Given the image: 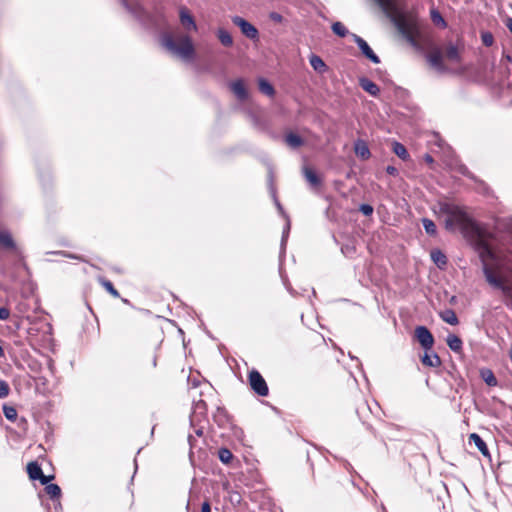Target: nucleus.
I'll list each match as a JSON object with an SVG mask.
<instances>
[{"instance_id": "obj_28", "label": "nucleus", "mask_w": 512, "mask_h": 512, "mask_svg": "<svg viewBox=\"0 0 512 512\" xmlns=\"http://www.w3.org/2000/svg\"><path fill=\"white\" fill-rule=\"evenodd\" d=\"M441 319L450 324V325H457L459 323L458 317L454 310L452 309H446L440 313Z\"/></svg>"}, {"instance_id": "obj_33", "label": "nucleus", "mask_w": 512, "mask_h": 512, "mask_svg": "<svg viewBox=\"0 0 512 512\" xmlns=\"http://www.w3.org/2000/svg\"><path fill=\"white\" fill-rule=\"evenodd\" d=\"M481 376L488 386L493 387V386H496L498 383L493 372L489 369L481 371Z\"/></svg>"}, {"instance_id": "obj_9", "label": "nucleus", "mask_w": 512, "mask_h": 512, "mask_svg": "<svg viewBox=\"0 0 512 512\" xmlns=\"http://www.w3.org/2000/svg\"><path fill=\"white\" fill-rule=\"evenodd\" d=\"M443 53L440 48L433 49L427 56L426 59L428 63L439 73L448 72L447 66L443 61Z\"/></svg>"}, {"instance_id": "obj_2", "label": "nucleus", "mask_w": 512, "mask_h": 512, "mask_svg": "<svg viewBox=\"0 0 512 512\" xmlns=\"http://www.w3.org/2000/svg\"><path fill=\"white\" fill-rule=\"evenodd\" d=\"M161 45L171 54L184 60L193 59L195 49L190 36L181 35L178 43L174 40L172 34L164 32L160 36Z\"/></svg>"}, {"instance_id": "obj_46", "label": "nucleus", "mask_w": 512, "mask_h": 512, "mask_svg": "<svg viewBox=\"0 0 512 512\" xmlns=\"http://www.w3.org/2000/svg\"><path fill=\"white\" fill-rule=\"evenodd\" d=\"M10 311L6 307H0V320L5 321L9 318Z\"/></svg>"}, {"instance_id": "obj_18", "label": "nucleus", "mask_w": 512, "mask_h": 512, "mask_svg": "<svg viewBox=\"0 0 512 512\" xmlns=\"http://www.w3.org/2000/svg\"><path fill=\"white\" fill-rule=\"evenodd\" d=\"M311 67L318 73L322 74L327 71L328 67L322 58L316 54H311L309 57Z\"/></svg>"}, {"instance_id": "obj_35", "label": "nucleus", "mask_w": 512, "mask_h": 512, "mask_svg": "<svg viewBox=\"0 0 512 512\" xmlns=\"http://www.w3.org/2000/svg\"><path fill=\"white\" fill-rule=\"evenodd\" d=\"M341 252L347 258H353L356 254V246L353 242H348L341 247Z\"/></svg>"}, {"instance_id": "obj_20", "label": "nucleus", "mask_w": 512, "mask_h": 512, "mask_svg": "<svg viewBox=\"0 0 512 512\" xmlns=\"http://www.w3.org/2000/svg\"><path fill=\"white\" fill-rule=\"evenodd\" d=\"M421 361L423 365L428 367H438L441 365L440 357L434 352L428 353V351H425Z\"/></svg>"}, {"instance_id": "obj_59", "label": "nucleus", "mask_w": 512, "mask_h": 512, "mask_svg": "<svg viewBox=\"0 0 512 512\" xmlns=\"http://www.w3.org/2000/svg\"><path fill=\"white\" fill-rule=\"evenodd\" d=\"M160 18H161V20H162L163 22H166L165 17H164V15H163V14H160Z\"/></svg>"}, {"instance_id": "obj_21", "label": "nucleus", "mask_w": 512, "mask_h": 512, "mask_svg": "<svg viewBox=\"0 0 512 512\" xmlns=\"http://www.w3.org/2000/svg\"><path fill=\"white\" fill-rule=\"evenodd\" d=\"M303 174H304V177L307 180V182L312 187H318L321 185V179L313 169H311L309 167H304Z\"/></svg>"}, {"instance_id": "obj_19", "label": "nucleus", "mask_w": 512, "mask_h": 512, "mask_svg": "<svg viewBox=\"0 0 512 512\" xmlns=\"http://www.w3.org/2000/svg\"><path fill=\"white\" fill-rule=\"evenodd\" d=\"M470 443H474V445L478 448V450L484 455L489 456V449L485 441L477 434L472 433L469 436Z\"/></svg>"}, {"instance_id": "obj_39", "label": "nucleus", "mask_w": 512, "mask_h": 512, "mask_svg": "<svg viewBox=\"0 0 512 512\" xmlns=\"http://www.w3.org/2000/svg\"><path fill=\"white\" fill-rule=\"evenodd\" d=\"M481 40H482V43L486 46V47H490L493 45L494 43V36L491 32H482L481 33Z\"/></svg>"}, {"instance_id": "obj_41", "label": "nucleus", "mask_w": 512, "mask_h": 512, "mask_svg": "<svg viewBox=\"0 0 512 512\" xmlns=\"http://www.w3.org/2000/svg\"><path fill=\"white\" fill-rule=\"evenodd\" d=\"M10 393V387L5 380L0 379V398H6Z\"/></svg>"}, {"instance_id": "obj_26", "label": "nucleus", "mask_w": 512, "mask_h": 512, "mask_svg": "<svg viewBox=\"0 0 512 512\" xmlns=\"http://www.w3.org/2000/svg\"><path fill=\"white\" fill-rule=\"evenodd\" d=\"M42 468L37 462H30L27 465V473L32 480L42 477Z\"/></svg>"}, {"instance_id": "obj_5", "label": "nucleus", "mask_w": 512, "mask_h": 512, "mask_svg": "<svg viewBox=\"0 0 512 512\" xmlns=\"http://www.w3.org/2000/svg\"><path fill=\"white\" fill-rule=\"evenodd\" d=\"M248 381H249L251 389L254 391L255 394H257L258 396H261V397L268 396V394H269L268 385L259 371H257V370L250 371L249 375H248Z\"/></svg>"}, {"instance_id": "obj_36", "label": "nucleus", "mask_w": 512, "mask_h": 512, "mask_svg": "<svg viewBox=\"0 0 512 512\" xmlns=\"http://www.w3.org/2000/svg\"><path fill=\"white\" fill-rule=\"evenodd\" d=\"M218 457L220 459V461L224 464H228L230 463V461L232 460L233 458V454L232 452L227 449V448H220L218 450Z\"/></svg>"}, {"instance_id": "obj_42", "label": "nucleus", "mask_w": 512, "mask_h": 512, "mask_svg": "<svg viewBox=\"0 0 512 512\" xmlns=\"http://www.w3.org/2000/svg\"><path fill=\"white\" fill-rule=\"evenodd\" d=\"M207 422H198L197 424H194V425H190L195 434L198 436V437H201L203 435V431H204V428H205V424Z\"/></svg>"}, {"instance_id": "obj_12", "label": "nucleus", "mask_w": 512, "mask_h": 512, "mask_svg": "<svg viewBox=\"0 0 512 512\" xmlns=\"http://www.w3.org/2000/svg\"><path fill=\"white\" fill-rule=\"evenodd\" d=\"M179 19L181 25L186 31H197L198 27L195 19L190 14L189 10L184 6L179 9Z\"/></svg>"}, {"instance_id": "obj_15", "label": "nucleus", "mask_w": 512, "mask_h": 512, "mask_svg": "<svg viewBox=\"0 0 512 512\" xmlns=\"http://www.w3.org/2000/svg\"><path fill=\"white\" fill-rule=\"evenodd\" d=\"M359 86L370 95L376 97L380 93V88L370 79L362 77L359 79Z\"/></svg>"}, {"instance_id": "obj_31", "label": "nucleus", "mask_w": 512, "mask_h": 512, "mask_svg": "<svg viewBox=\"0 0 512 512\" xmlns=\"http://www.w3.org/2000/svg\"><path fill=\"white\" fill-rule=\"evenodd\" d=\"M285 142L291 148H298L303 144V139L295 133H289L285 137Z\"/></svg>"}, {"instance_id": "obj_13", "label": "nucleus", "mask_w": 512, "mask_h": 512, "mask_svg": "<svg viewBox=\"0 0 512 512\" xmlns=\"http://www.w3.org/2000/svg\"><path fill=\"white\" fill-rule=\"evenodd\" d=\"M230 89L235 94V96L241 100L244 101L248 98V92L245 88V85L241 79L235 80L230 83Z\"/></svg>"}, {"instance_id": "obj_34", "label": "nucleus", "mask_w": 512, "mask_h": 512, "mask_svg": "<svg viewBox=\"0 0 512 512\" xmlns=\"http://www.w3.org/2000/svg\"><path fill=\"white\" fill-rule=\"evenodd\" d=\"M422 224H423V228H424L425 232L428 235H431V236L436 235L437 228H436L435 223L431 219L423 218L422 219Z\"/></svg>"}, {"instance_id": "obj_53", "label": "nucleus", "mask_w": 512, "mask_h": 512, "mask_svg": "<svg viewBox=\"0 0 512 512\" xmlns=\"http://www.w3.org/2000/svg\"><path fill=\"white\" fill-rule=\"evenodd\" d=\"M507 27L508 29L510 30V32L512 33V18H509L508 21H507Z\"/></svg>"}, {"instance_id": "obj_37", "label": "nucleus", "mask_w": 512, "mask_h": 512, "mask_svg": "<svg viewBox=\"0 0 512 512\" xmlns=\"http://www.w3.org/2000/svg\"><path fill=\"white\" fill-rule=\"evenodd\" d=\"M45 490L51 499L59 498L61 496V488L57 484H48L45 487Z\"/></svg>"}, {"instance_id": "obj_55", "label": "nucleus", "mask_w": 512, "mask_h": 512, "mask_svg": "<svg viewBox=\"0 0 512 512\" xmlns=\"http://www.w3.org/2000/svg\"><path fill=\"white\" fill-rule=\"evenodd\" d=\"M122 4L125 6L126 9H128L129 11L131 10L126 0H122Z\"/></svg>"}, {"instance_id": "obj_32", "label": "nucleus", "mask_w": 512, "mask_h": 512, "mask_svg": "<svg viewBox=\"0 0 512 512\" xmlns=\"http://www.w3.org/2000/svg\"><path fill=\"white\" fill-rule=\"evenodd\" d=\"M431 20L436 26H440L441 28H446L447 23L442 17L441 13L436 10L432 9L430 12Z\"/></svg>"}, {"instance_id": "obj_11", "label": "nucleus", "mask_w": 512, "mask_h": 512, "mask_svg": "<svg viewBox=\"0 0 512 512\" xmlns=\"http://www.w3.org/2000/svg\"><path fill=\"white\" fill-rule=\"evenodd\" d=\"M352 40L357 44L362 54L374 64L380 63V58L374 53L368 43L357 34H351Z\"/></svg>"}, {"instance_id": "obj_50", "label": "nucleus", "mask_w": 512, "mask_h": 512, "mask_svg": "<svg viewBox=\"0 0 512 512\" xmlns=\"http://www.w3.org/2000/svg\"><path fill=\"white\" fill-rule=\"evenodd\" d=\"M284 281V285L287 289V291L292 295V296H295L297 295L296 291L291 287L290 283H288L287 280H283Z\"/></svg>"}, {"instance_id": "obj_44", "label": "nucleus", "mask_w": 512, "mask_h": 512, "mask_svg": "<svg viewBox=\"0 0 512 512\" xmlns=\"http://www.w3.org/2000/svg\"><path fill=\"white\" fill-rule=\"evenodd\" d=\"M359 211L365 216H370L373 213V207L370 204H361Z\"/></svg>"}, {"instance_id": "obj_47", "label": "nucleus", "mask_w": 512, "mask_h": 512, "mask_svg": "<svg viewBox=\"0 0 512 512\" xmlns=\"http://www.w3.org/2000/svg\"><path fill=\"white\" fill-rule=\"evenodd\" d=\"M269 18L276 23H281L283 21L282 15L277 12H271L269 14Z\"/></svg>"}, {"instance_id": "obj_7", "label": "nucleus", "mask_w": 512, "mask_h": 512, "mask_svg": "<svg viewBox=\"0 0 512 512\" xmlns=\"http://www.w3.org/2000/svg\"><path fill=\"white\" fill-rule=\"evenodd\" d=\"M198 422H207V404L204 400H193L192 412L190 414V425Z\"/></svg>"}, {"instance_id": "obj_24", "label": "nucleus", "mask_w": 512, "mask_h": 512, "mask_svg": "<svg viewBox=\"0 0 512 512\" xmlns=\"http://www.w3.org/2000/svg\"><path fill=\"white\" fill-rule=\"evenodd\" d=\"M216 35L223 46L231 47L233 45V38L231 34L224 28H219L216 32Z\"/></svg>"}, {"instance_id": "obj_30", "label": "nucleus", "mask_w": 512, "mask_h": 512, "mask_svg": "<svg viewBox=\"0 0 512 512\" xmlns=\"http://www.w3.org/2000/svg\"><path fill=\"white\" fill-rule=\"evenodd\" d=\"M331 29L334 34H336L337 36H339L341 38H344L346 36L351 37V34H352L348 31V29L345 27V25L339 21L334 22L331 26Z\"/></svg>"}, {"instance_id": "obj_51", "label": "nucleus", "mask_w": 512, "mask_h": 512, "mask_svg": "<svg viewBox=\"0 0 512 512\" xmlns=\"http://www.w3.org/2000/svg\"><path fill=\"white\" fill-rule=\"evenodd\" d=\"M201 512H211V506L209 501H204L201 506Z\"/></svg>"}, {"instance_id": "obj_16", "label": "nucleus", "mask_w": 512, "mask_h": 512, "mask_svg": "<svg viewBox=\"0 0 512 512\" xmlns=\"http://www.w3.org/2000/svg\"><path fill=\"white\" fill-rule=\"evenodd\" d=\"M0 246L6 250H16V244L12 235L7 230H0Z\"/></svg>"}, {"instance_id": "obj_60", "label": "nucleus", "mask_w": 512, "mask_h": 512, "mask_svg": "<svg viewBox=\"0 0 512 512\" xmlns=\"http://www.w3.org/2000/svg\"><path fill=\"white\" fill-rule=\"evenodd\" d=\"M510 358H511V361H512V349L510 350Z\"/></svg>"}, {"instance_id": "obj_45", "label": "nucleus", "mask_w": 512, "mask_h": 512, "mask_svg": "<svg viewBox=\"0 0 512 512\" xmlns=\"http://www.w3.org/2000/svg\"><path fill=\"white\" fill-rule=\"evenodd\" d=\"M374 1L384 11H388L391 8V6H392L391 0H374Z\"/></svg>"}, {"instance_id": "obj_49", "label": "nucleus", "mask_w": 512, "mask_h": 512, "mask_svg": "<svg viewBox=\"0 0 512 512\" xmlns=\"http://www.w3.org/2000/svg\"><path fill=\"white\" fill-rule=\"evenodd\" d=\"M386 172L389 175L397 176L398 175V169L395 166L389 165L386 167Z\"/></svg>"}, {"instance_id": "obj_48", "label": "nucleus", "mask_w": 512, "mask_h": 512, "mask_svg": "<svg viewBox=\"0 0 512 512\" xmlns=\"http://www.w3.org/2000/svg\"><path fill=\"white\" fill-rule=\"evenodd\" d=\"M54 476L50 475V476H45L43 473H42V477L38 478L37 480H40L41 484L43 485H48V483L50 482L51 479H53Z\"/></svg>"}, {"instance_id": "obj_57", "label": "nucleus", "mask_w": 512, "mask_h": 512, "mask_svg": "<svg viewBox=\"0 0 512 512\" xmlns=\"http://www.w3.org/2000/svg\"><path fill=\"white\" fill-rule=\"evenodd\" d=\"M192 385H193V387H197L198 386V382L196 380H193L192 381Z\"/></svg>"}, {"instance_id": "obj_58", "label": "nucleus", "mask_w": 512, "mask_h": 512, "mask_svg": "<svg viewBox=\"0 0 512 512\" xmlns=\"http://www.w3.org/2000/svg\"><path fill=\"white\" fill-rule=\"evenodd\" d=\"M152 363H153V366L155 367L156 363H157L156 357L153 358Z\"/></svg>"}, {"instance_id": "obj_14", "label": "nucleus", "mask_w": 512, "mask_h": 512, "mask_svg": "<svg viewBox=\"0 0 512 512\" xmlns=\"http://www.w3.org/2000/svg\"><path fill=\"white\" fill-rule=\"evenodd\" d=\"M355 154L362 160H367L371 156L370 149L364 140L358 139L354 143Z\"/></svg>"}, {"instance_id": "obj_52", "label": "nucleus", "mask_w": 512, "mask_h": 512, "mask_svg": "<svg viewBox=\"0 0 512 512\" xmlns=\"http://www.w3.org/2000/svg\"><path fill=\"white\" fill-rule=\"evenodd\" d=\"M188 442L190 445V449L192 450L195 447V438L193 437L192 434L188 435Z\"/></svg>"}, {"instance_id": "obj_1", "label": "nucleus", "mask_w": 512, "mask_h": 512, "mask_svg": "<svg viewBox=\"0 0 512 512\" xmlns=\"http://www.w3.org/2000/svg\"><path fill=\"white\" fill-rule=\"evenodd\" d=\"M392 21L399 33L407 40V42L412 47L419 49L421 30L417 16L413 13L401 12L396 14L392 18Z\"/></svg>"}, {"instance_id": "obj_40", "label": "nucleus", "mask_w": 512, "mask_h": 512, "mask_svg": "<svg viewBox=\"0 0 512 512\" xmlns=\"http://www.w3.org/2000/svg\"><path fill=\"white\" fill-rule=\"evenodd\" d=\"M102 286L114 297H119L118 291L114 288L113 284L109 280H103Z\"/></svg>"}, {"instance_id": "obj_17", "label": "nucleus", "mask_w": 512, "mask_h": 512, "mask_svg": "<svg viewBox=\"0 0 512 512\" xmlns=\"http://www.w3.org/2000/svg\"><path fill=\"white\" fill-rule=\"evenodd\" d=\"M276 206H277L279 212L282 214V216L286 219V225L283 229L282 239H281V250L284 251L286 242H287V239L289 236V232H290V220H289L288 216L286 215V213L284 212L283 207L279 201H276Z\"/></svg>"}, {"instance_id": "obj_3", "label": "nucleus", "mask_w": 512, "mask_h": 512, "mask_svg": "<svg viewBox=\"0 0 512 512\" xmlns=\"http://www.w3.org/2000/svg\"><path fill=\"white\" fill-rule=\"evenodd\" d=\"M440 211L447 216L445 227L453 230L456 227L467 228L471 225V219L462 207L450 202L440 203Z\"/></svg>"}, {"instance_id": "obj_4", "label": "nucleus", "mask_w": 512, "mask_h": 512, "mask_svg": "<svg viewBox=\"0 0 512 512\" xmlns=\"http://www.w3.org/2000/svg\"><path fill=\"white\" fill-rule=\"evenodd\" d=\"M485 255H487L491 259H494V253L488 246H485L483 248V251L480 254L481 261H482V271H483L486 281L493 288H496L498 290H501L503 293L508 294L510 292V288L505 285L504 280L501 277V275L498 273V271L494 270L492 267H490L487 264V262L485 260Z\"/></svg>"}, {"instance_id": "obj_25", "label": "nucleus", "mask_w": 512, "mask_h": 512, "mask_svg": "<svg viewBox=\"0 0 512 512\" xmlns=\"http://www.w3.org/2000/svg\"><path fill=\"white\" fill-rule=\"evenodd\" d=\"M213 420L218 426H225L229 422L228 415L225 409L218 407L216 409V412L213 414Z\"/></svg>"}, {"instance_id": "obj_43", "label": "nucleus", "mask_w": 512, "mask_h": 512, "mask_svg": "<svg viewBox=\"0 0 512 512\" xmlns=\"http://www.w3.org/2000/svg\"><path fill=\"white\" fill-rule=\"evenodd\" d=\"M51 253L52 254H56V255H62L64 257H67V258H70V259H75V260L83 261V258L80 255L72 254V253H69V252H66V251H56V252H51Z\"/></svg>"}, {"instance_id": "obj_54", "label": "nucleus", "mask_w": 512, "mask_h": 512, "mask_svg": "<svg viewBox=\"0 0 512 512\" xmlns=\"http://www.w3.org/2000/svg\"><path fill=\"white\" fill-rule=\"evenodd\" d=\"M503 84H506L508 87H511L512 86V80H510L509 78L506 81L503 80Z\"/></svg>"}, {"instance_id": "obj_22", "label": "nucleus", "mask_w": 512, "mask_h": 512, "mask_svg": "<svg viewBox=\"0 0 512 512\" xmlns=\"http://www.w3.org/2000/svg\"><path fill=\"white\" fill-rule=\"evenodd\" d=\"M431 259L435 263V265L443 269L447 265V257L446 255L439 249H434L431 251Z\"/></svg>"}, {"instance_id": "obj_23", "label": "nucleus", "mask_w": 512, "mask_h": 512, "mask_svg": "<svg viewBox=\"0 0 512 512\" xmlns=\"http://www.w3.org/2000/svg\"><path fill=\"white\" fill-rule=\"evenodd\" d=\"M446 343L453 352L460 353L462 351L463 342L457 335L449 334L447 336Z\"/></svg>"}, {"instance_id": "obj_38", "label": "nucleus", "mask_w": 512, "mask_h": 512, "mask_svg": "<svg viewBox=\"0 0 512 512\" xmlns=\"http://www.w3.org/2000/svg\"><path fill=\"white\" fill-rule=\"evenodd\" d=\"M3 413L5 417L10 421H14L17 418V411L13 406L4 405Z\"/></svg>"}, {"instance_id": "obj_8", "label": "nucleus", "mask_w": 512, "mask_h": 512, "mask_svg": "<svg viewBox=\"0 0 512 512\" xmlns=\"http://www.w3.org/2000/svg\"><path fill=\"white\" fill-rule=\"evenodd\" d=\"M463 48L464 46L461 42H448L442 53L444 58H446L449 62L459 64L462 60L461 51L463 50Z\"/></svg>"}, {"instance_id": "obj_27", "label": "nucleus", "mask_w": 512, "mask_h": 512, "mask_svg": "<svg viewBox=\"0 0 512 512\" xmlns=\"http://www.w3.org/2000/svg\"><path fill=\"white\" fill-rule=\"evenodd\" d=\"M393 152L402 160L406 161L410 158V155L406 147L400 142L394 141L392 144Z\"/></svg>"}, {"instance_id": "obj_29", "label": "nucleus", "mask_w": 512, "mask_h": 512, "mask_svg": "<svg viewBox=\"0 0 512 512\" xmlns=\"http://www.w3.org/2000/svg\"><path fill=\"white\" fill-rule=\"evenodd\" d=\"M259 90L261 93L273 97L275 94L274 87L264 78H260L258 81Z\"/></svg>"}, {"instance_id": "obj_10", "label": "nucleus", "mask_w": 512, "mask_h": 512, "mask_svg": "<svg viewBox=\"0 0 512 512\" xmlns=\"http://www.w3.org/2000/svg\"><path fill=\"white\" fill-rule=\"evenodd\" d=\"M415 336L425 351H430L432 349L434 344V337L427 327H416Z\"/></svg>"}, {"instance_id": "obj_6", "label": "nucleus", "mask_w": 512, "mask_h": 512, "mask_svg": "<svg viewBox=\"0 0 512 512\" xmlns=\"http://www.w3.org/2000/svg\"><path fill=\"white\" fill-rule=\"evenodd\" d=\"M232 23L234 25H236L237 27H239L242 34L244 36H246L248 39L253 40V41L259 40L258 29L253 24H251L250 22L245 20L244 18H242L240 16H233Z\"/></svg>"}, {"instance_id": "obj_56", "label": "nucleus", "mask_w": 512, "mask_h": 512, "mask_svg": "<svg viewBox=\"0 0 512 512\" xmlns=\"http://www.w3.org/2000/svg\"><path fill=\"white\" fill-rule=\"evenodd\" d=\"M426 161L431 163V162H433V158L430 155H427Z\"/></svg>"}]
</instances>
